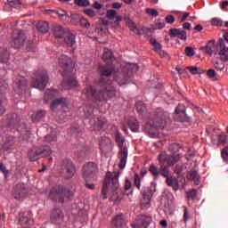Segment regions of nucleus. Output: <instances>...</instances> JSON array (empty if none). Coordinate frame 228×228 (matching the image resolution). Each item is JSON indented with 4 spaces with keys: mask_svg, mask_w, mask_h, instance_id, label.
Here are the masks:
<instances>
[{
    "mask_svg": "<svg viewBox=\"0 0 228 228\" xmlns=\"http://www.w3.org/2000/svg\"><path fill=\"white\" fill-rule=\"evenodd\" d=\"M86 94L90 95L95 102H101L115 97V87L111 86V83L101 80L96 86H88L86 88Z\"/></svg>",
    "mask_w": 228,
    "mask_h": 228,
    "instance_id": "f257e3e1",
    "label": "nucleus"
},
{
    "mask_svg": "<svg viewBox=\"0 0 228 228\" xmlns=\"http://www.w3.org/2000/svg\"><path fill=\"white\" fill-rule=\"evenodd\" d=\"M165 127H167V112L159 108L153 112L150 123L144 126V132L150 138H156L154 129H165Z\"/></svg>",
    "mask_w": 228,
    "mask_h": 228,
    "instance_id": "f03ea898",
    "label": "nucleus"
},
{
    "mask_svg": "<svg viewBox=\"0 0 228 228\" xmlns=\"http://www.w3.org/2000/svg\"><path fill=\"white\" fill-rule=\"evenodd\" d=\"M120 173L118 171H108L106 173L104 182L102 188V195L103 199H108V195H113L114 199L118 198V177Z\"/></svg>",
    "mask_w": 228,
    "mask_h": 228,
    "instance_id": "7ed1b4c3",
    "label": "nucleus"
},
{
    "mask_svg": "<svg viewBox=\"0 0 228 228\" xmlns=\"http://www.w3.org/2000/svg\"><path fill=\"white\" fill-rule=\"evenodd\" d=\"M209 56L218 54L221 61H228V47L225 46V40L220 38L218 45H215V39L208 41V45L200 47V51H204Z\"/></svg>",
    "mask_w": 228,
    "mask_h": 228,
    "instance_id": "20e7f679",
    "label": "nucleus"
},
{
    "mask_svg": "<svg viewBox=\"0 0 228 228\" xmlns=\"http://www.w3.org/2000/svg\"><path fill=\"white\" fill-rule=\"evenodd\" d=\"M73 198L74 191L61 184H57L52 187L48 193V199L52 200V202H59L60 204H63V202H65V199L70 200Z\"/></svg>",
    "mask_w": 228,
    "mask_h": 228,
    "instance_id": "39448f33",
    "label": "nucleus"
},
{
    "mask_svg": "<svg viewBox=\"0 0 228 228\" xmlns=\"http://www.w3.org/2000/svg\"><path fill=\"white\" fill-rule=\"evenodd\" d=\"M137 70H139L138 64H127L123 68L121 73H119L116 77L117 83L119 85V86L127 85V83H129V79L133 77L134 74H136Z\"/></svg>",
    "mask_w": 228,
    "mask_h": 228,
    "instance_id": "423d86ee",
    "label": "nucleus"
},
{
    "mask_svg": "<svg viewBox=\"0 0 228 228\" xmlns=\"http://www.w3.org/2000/svg\"><path fill=\"white\" fill-rule=\"evenodd\" d=\"M53 154V150L47 145L33 146L28 150V158L30 161H37Z\"/></svg>",
    "mask_w": 228,
    "mask_h": 228,
    "instance_id": "0eeeda50",
    "label": "nucleus"
},
{
    "mask_svg": "<svg viewBox=\"0 0 228 228\" xmlns=\"http://www.w3.org/2000/svg\"><path fill=\"white\" fill-rule=\"evenodd\" d=\"M47 83H49V75H47L45 69H38L34 73L31 82V86L33 88L44 91L45 90V86H47Z\"/></svg>",
    "mask_w": 228,
    "mask_h": 228,
    "instance_id": "6e6552de",
    "label": "nucleus"
},
{
    "mask_svg": "<svg viewBox=\"0 0 228 228\" xmlns=\"http://www.w3.org/2000/svg\"><path fill=\"white\" fill-rule=\"evenodd\" d=\"M126 142V138L120 134V132L116 133V143L119 147L120 151L118 152L119 164L118 167L121 169L126 168V165L127 163V148L124 147V143Z\"/></svg>",
    "mask_w": 228,
    "mask_h": 228,
    "instance_id": "1a4fd4ad",
    "label": "nucleus"
},
{
    "mask_svg": "<svg viewBox=\"0 0 228 228\" xmlns=\"http://www.w3.org/2000/svg\"><path fill=\"white\" fill-rule=\"evenodd\" d=\"M59 63L63 69L62 76L63 77H70L72 76V70H74V63L72 59L67 55H61L59 59Z\"/></svg>",
    "mask_w": 228,
    "mask_h": 228,
    "instance_id": "9d476101",
    "label": "nucleus"
},
{
    "mask_svg": "<svg viewBox=\"0 0 228 228\" xmlns=\"http://www.w3.org/2000/svg\"><path fill=\"white\" fill-rule=\"evenodd\" d=\"M97 170H99V167L95 162H88L84 165L82 168V175L85 181L87 183L90 179H94V175L97 174Z\"/></svg>",
    "mask_w": 228,
    "mask_h": 228,
    "instance_id": "9b49d317",
    "label": "nucleus"
},
{
    "mask_svg": "<svg viewBox=\"0 0 228 228\" xmlns=\"http://www.w3.org/2000/svg\"><path fill=\"white\" fill-rule=\"evenodd\" d=\"M156 191V186L151 185L142 191V198L141 199V209H149L151 208V199Z\"/></svg>",
    "mask_w": 228,
    "mask_h": 228,
    "instance_id": "f8f14e48",
    "label": "nucleus"
},
{
    "mask_svg": "<svg viewBox=\"0 0 228 228\" xmlns=\"http://www.w3.org/2000/svg\"><path fill=\"white\" fill-rule=\"evenodd\" d=\"M181 155L168 156L167 152L163 151L158 156L159 163H167L168 167H174L175 163L181 161Z\"/></svg>",
    "mask_w": 228,
    "mask_h": 228,
    "instance_id": "ddd939ff",
    "label": "nucleus"
},
{
    "mask_svg": "<svg viewBox=\"0 0 228 228\" xmlns=\"http://www.w3.org/2000/svg\"><path fill=\"white\" fill-rule=\"evenodd\" d=\"M25 42H26V34H24V31L20 29L14 30L12 35V44L15 49H19L20 47H22Z\"/></svg>",
    "mask_w": 228,
    "mask_h": 228,
    "instance_id": "4468645a",
    "label": "nucleus"
},
{
    "mask_svg": "<svg viewBox=\"0 0 228 228\" xmlns=\"http://www.w3.org/2000/svg\"><path fill=\"white\" fill-rule=\"evenodd\" d=\"M174 117L178 122H188V120H190V117L186 114V106L183 103L178 104L175 108Z\"/></svg>",
    "mask_w": 228,
    "mask_h": 228,
    "instance_id": "2eb2a0df",
    "label": "nucleus"
},
{
    "mask_svg": "<svg viewBox=\"0 0 228 228\" xmlns=\"http://www.w3.org/2000/svg\"><path fill=\"white\" fill-rule=\"evenodd\" d=\"M152 222V217L149 216H141L136 220L135 223L131 224L132 228H148Z\"/></svg>",
    "mask_w": 228,
    "mask_h": 228,
    "instance_id": "dca6fc26",
    "label": "nucleus"
},
{
    "mask_svg": "<svg viewBox=\"0 0 228 228\" xmlns=\"http://www.w3.org/2000/svg\"><path fill=\"white\" fill-rule=\"evenodd\" d=\"M61 168L62 170L66 171L67 179H71V177H74V174H76V167H74L72 160L64 159L61 164Z\"/></svg>",
    "mask_w": 228,
    "mask_h": 228,
    "instance_id": "f3484780",
    "label": "nucleus"
},
{
    "mask_svg": "<svg viewBox=\"0 0 228 228\" xmlns=\"http://www.w3.org/2000/svg\"><path fill=\"white\" fill-rule=\"evenodd\" d=\"M27 193L28 190H26V185H24V183H18L14 187L13 197L16 200H22Z\"/></svg>",
    "mask_w": 228,
    "mask_h": 228,
    "instance_id": "a211bd4d",
    "label": "nucleus"
},
{
    "mask_svg": "<svg viewBox=\"0 0 228 228\" xmlns=\"http://www.w3.org/2000/svg\"><path fill=\"white\" fill-rule=\"evenodd\" d=\"M14 83L15 92H17L18 94H22V92H26V89L28 88V80H26V77H19L15 79Z\"/></svg>",
    "mask_w": 228,
    "mask_h": 228,
    "instance_id": "6ab92c4d",
    "label": "nucleus"
},
{
    "mask_svg": "<svg viewBox=\"0 0 228 228\" xmlns=\"http://www.w3.org/2000/svg\"><path fill=\"white\" fill-rule=\"evenodd\" d=\"M50 218L55 225H60V224L63 222V219L65 218V215H63V212L60 208H54L52 211Z\"/></svg>",
    "mask_w": 228,
    "mask_h": 228,
    "instance_id": "aec40b11",
    "label": "nucleus"
},
{
    "mask_svg": "<svg viewBox=\"0 0 228 228\" xmlns=\"http://www.w3.org/2000/svg\"><path fill=\"white\" fill-rule=\"evenodd\" d=\"M99 72L102 76V79H104V77H110V76L115 72V66L111 63H107L105 66H100Z\"/></svg>",
    "mask_w": 228,
    "mask_h": 228,
    "instance_id": "412c9836",
    "label": "nucleus"
},
{
    "mask_svg": "<svg viewBox=\"0 0 228 228\" xmlns=\"http://www.w3.org/2000/svg\"><path fill=\"white\" fill-rule=\"evenodd\" d=\"M169 37L171 38H175L178 37L180 40H186V38H188L186 30L175 28L169 29Z\"/></svg>",
    "mask_w": 228,
    "mask_h": 228,
    "instance_id": "4be33fe9",
    "label": "nucleus"
},
{
    "mask_svg": "<svg viewBox=\"0 0 228 228\" xmlns=\"http://www.w3.org/2000/svg\"><path fill=\"white\" fill-rule=\"evenodd\" d=\"M112 228H124L126 227V219H124V215L119 214L113 217L112 219Z\"/></svg>",
    "mask_w": 228,
    "mask_h": 228,
    "instance_id": "5701e85b",
    "label": "nucleus"
},
{
    "mask_svg": "<svg viewBox=\"0 0 228 228\" xmlns=\"http://www.w3.org/2000/svg\"><path fill=\"white\" fill-rule=\"evenodd\" d=\"M186 177L188 181H194L196 186H199V184H200V175H199V171H197V169L192 168L188 171Z\"/></svg>",
    "mask_w": 228,
    "mask_h": 228,
    "instance_id": "b1692460",
    "label": "nucleus"
},
{
    "mask_svg": "<svg viewBox=\"0 0 228 228\" xmlns=\"http://www.w3.org/2000/svg\"><path fill=\"white\" fill-rule=\"evenodd\" d=\"M74 86H77V80L74 78H64L61 84V90H70Z\"/></svg>",
    "mask_w": 228,
    "mask_h": 228,
    "instance_id": "393cba45",
    "label": "nucleus"
},
{
    "mask_svg": "<svg viewBox=\"0 0 228 228\" xmlns=\"http://www.w3.org/2000/svg\"><path fill=\"white\" fill-rule=\"evenodd\" d=\"M64 44L68 47H72L76 44V35L70 32V30H66L64 35Z\"/></svg>",
    "mask_w": 228,
    "mask_h": 228,
    "instance_id": "a878e982",
    "label": "nucleus"
},
{
    "mask_svg": "<svg viewBox=\"0 0 228 228\" xmlns=\"http://www.w3.org/2000/svg\"><path fill=\"white\" fill-rule=\"evenodd\" d=\"M8 122L10 127H19V124L20 122V116L18 114H11L8 116Z\"/></svg>",
    "mask_w": 228,
    "mask_h": 228,
    "instance_id": "bb28decb",
    "label": "nucleus"
},
{
    "mask_svg": "<svg viewBox=\"0 0 228 228\" xmlns=\"http://www.w3.org/2000/svg\"><path fill=\"white\" fill-rule=\"evenodd\" d=\"M50 13H56L61 20H70V16L67 13V11L62 9L49 10Z\"/></svg>",
    "mask_w": 228,
    "mask_h": 228,
    "instance_id": "cd10ccee",
    "label": "nucleus"
},
{
    "mask_svg": "<svg viewBox=\"0 0 228 228\" xmlns=\"http://www.w3.org/2000/svg\"><path fill=\"white\" fill-rule=\"evenodd\" d=\"M166 183L167 186H171L175 191L179 190V180L176 177L169 176L166 178Z\"/></svg>",
    "mask_w": 228,
    "mask_h": 228,
    "instance_id": "c85d7f7f",
    "label": "nucleus"
},
{
    "mask_svg": "<svg viewBox=\"0 0 228 228\" xmlns=\"http://www.w3.org/2000/svg\"><path fill=\"white\" fill-rule=\"evenodd\" d=\"M181 147H183V145L178 142H172L169 144L168 151L171 152V156H181V154L178 153L179 151H181Z\"/></svg>",
    "mask_w": 228,
    "mask_h": 228,
    "instance_id": "c756f323",
    "label": "nucleus"
},
{
    "mask_svg": "<svg viewBox=\"0 0 228 228\" xmlns=\"http://www.w3.org/2000/svg\"><path fill=\"white\" fill-rule=\"evenodd\" d=\"M66 33L67 30H65L61 25H55L53 27V35L56 37V38H63Z\"/></svg>",
    "mask_w": 228,
    "mask_h": 228,
    "instance_id": "7c9ffc66",
    "label": "nucleus"
},
{
    "mask_svg": "<svg viewBox=\"0 0 228 228\" xmlns=\"http://www.w3.org/2000/svg\"><path fill=\"white\" fill-rule=\"evenodd\" d=\"M128 126L130 127L131 131H133V133H138L140 130V123H138V120L134 118H129Z\"/></svg>",
    "mask_w": 228,
    "mask_h": 228,
    "instance_id": "2f4dec72",
    "label": "nucleus"
},
{
    "mask_svg": "<svg viewBox=\"0 0 228 228\" xmlns=\"http://www.w3.org/2000/svg\"><path fill=\"white\" fill-rule=\"evenodd\" d=\"M56 106H61L62 108H65V106H67V98L61 97V98L53 100L51 104V110H54Z\"/></svg>",
    "mask_w": 228,
    "mask_h": 228,
    "instance_id": "473e14b6",
    "label": "nucleus"
},
{
    "mask_svg": "<svg viewBox=\"0 0 228 228\" xmlns=\"http://www.w3.org/2000/svg\"><path fill=\"white\" fill-rule=\"evenodd\" d=\"M107 124L108 120L103 117H100L97 118V121H95L94 126L98 131H102V129H105Z\"/></svg>",
    "mask_w": 228,
    "mask_h": 228,
    "instance_id": "72a5a7b5",
    "label": "nucleus"
},
{
    "mask_svg": "<svg viewBox=\"0 0 228 228\" xmlns=\"http://www.w3.org/2000/svg\"><path fill=\"white\" fill-rule=\"evenodd\" d=\"M175 15H176L178 21L180 23H183V22L186 21L188 17H190V12L176 11V12H175Z\"/></svg>",
    "mask_w": 228,
    "mask_h": 228,
    "instance_id": "f704fd0d",
    "label": "nucleus"
},
{
    "mask_svg": "<svg viewBox=\"0 0 228 228\" xmlns=\"http://www.w3.org/2000/svg\"><path fill=\"white\" fill-rule=\"evenodd\" d=\"M125 22H126L128 28L135 33V35H140V29H138V27L134 24V21L130 20L129 18H124Z\"/></svg>",
    "mask_w": 228,
    "mask_h": 228,
    "instance_id": "c9c22d12",
    "label": "nucleus"
},
{
    "mask_svg": "<svg viewBox=\"0 0 228 228\" xmlns=\"http://www.w3.org/2000/svg\"><path fill=\"white\" fill-rule=\"evenodd\" d=\"M37 28L40 33H47L49 31V23H47V21H39L37 25Z\"/></svg>",
    "mask_w": 228,
    "mask_h": 228,
    "instance_id": "e433bc0d",
    "label": "nucleus"
},
{
    "mask_svg": "<svg viewBox=\"0 0 228 228\" xmlns=\"http://www.w3.org/2000/svg\"><path fill=\"white\" fill-rule=\"evenodd\" d=\"M103 61H113V53L111 50L105 48L102 54Z\"/></svg>",
    "mask_w": 228,
    "mask_h": 228,
    "instance_id": "4c0bfd02",
    "label": "nucleus"
},
{
    "mask_svg": "<svg viewBox=\"0 0 228 228\" xmlns=\"http://www.w3.org/2000/svg\"><path fill=\"white\" fill-rule=\"evenodd\" d=\"M19 221L21 225H26V224H29V217L26 212H20L19 215Z\"/></svg>",
    "mask_w": 228,
    "mask_h": 228,
    "instance_id": "58836bf2",
    "label": "nucleus"
},
{
    "mask_svg": "<svg viewBox=\"0 0 228 228\" xmlns=\"http://www.w3.org/2000/svg\"><path fill=\"white\" fill-rule=\"evenodd\" d=\"M135 108L140 115H143V113L147 111V106H145V103H143V102H137L135 103Z\"/></svg>",
    "mask_w": 228,
    "mask_h": 228,
    "instance_id": "ea45409f",
    "label": "nucleus"
},
{
    "mask_svg": "<svg viewBox=\"0 0 228 228\" xmlns=\"http://www.w3.org/2000/svg\"><path fill=\"white\" fill-rule=\"evenodd\" d=\"M122 20V16H116V19H114V20L110 22L111 27L114 28V29H120L122 28V25H120Z\"/></svg>",
    "mask_w": 228,
    "mask_h": 228,
    "instance_id": "a19ab883",
    "label": "nucleus"
},
{
    "mask_svg": "<svg viewBox=\"0 0 228 228\" xmlns=\"http://www.w3.org/2000/svg\"><path fill=\"white\" fill-rule=\"evenodd\" d=\"M159 172L160 175H162L163 177H166V179L167 177H169L170 170L168 169V167L167 166L160 165Z\"/></svg>",
    "mask_w": 228,
    "mask_h": 228,
    "instance_id": "79ce46f5",
    "label": "nucleus"
},
{
    "mask_svg": "<svg viewBox=\"0 0 228 228\" xmlns=\"http://www.w3.org/2000/svg\"><path fill=\"white\" fill-rule=\"evenodd\" d=\"M150 44H151V45H153L154 51L156 53H158L159 51H161V49L163 48V45H161L160 43H158V41L155 38H151Z\"/></svg>",
    "mask_w": 228,
    "mask_h": 228,
    "instance_id": "37998d69",
    "label": "nucleus"
},
{
    "mask_svg": "<svg viewBox=\"0 0 228 228\" xmlns=\"http://www.w3.org/2000/svg\"><path fill=\"white\" fill-rule=\"evenodd\" d=\"M149 172L153 175L154 179L158 178L159 175V169H158V167L153 164L150 166Z\"/></svg>",
    "mask_w": 228,
    "mask_h": 228,
    "instance_id": "c03bdc74",
    "label": "nucleus"
},
{
    "mask_svg": "<svg viewBox=\"0 0 228 228\" xmlns=\"http://www.w3.org/2000/svg\"><path fill=\"white\" fill-rule=\"evenodd\" d=\"M106 17L109 20H115V19H117V17H120V15H118L117 11L115 10H108Z\"/></svg>",
    "mask_w": 228,
    "mask_h": 228,
    "instance_id": "a18cd8bd",
    "label": "nucleus"
},
{
    "mask_svg": "<svg viewBox=\"0 0 228 228\" xmlns=\"http://www.w3.org/2000/svg\"><path fill=\"white\" fill-rule=\"evenodd\" d=\"M207 76L209 77V79H213L214 81L218 80V78H216V71H215L214 69L207 70Z\"/></svg>",
    "mask_w": 228,
    "mask_h": 228,
    "instance_id": "49530a36",
    "label": "nucleus"
},
{
    "mask_svg": "<svg viewBox=\"0 0 228 228\" xmlns=\"http://www.w3.org/2000/svg\"><path fill=\"white\" fill-rule=\"evenodd\" d=\"M185 55L188 56V58H191V56H195V50H193V47L186 46L185 47Z\"/></svg>",
    "mask_w": 228,
    "mask_h": 228,
    "instance_id": "de8ad7c7",
    "label": "nucleus"
},
{
    "mask_svg": "<svg viewBox=\"0 0 228 228\" xmlns=\"http://www.w3.org/2000/svg\"><path fill=\"white\" fill-rule=\"evenodd\" d=\"M57 137L54 134H47L45 136V143H53V142H56Z\"/></svg>",
    "mask_w": 228,
    "mask_h": 228,
    "instance_id": "09e8293b",
    "label": "nucleus"
},
{
    "mask_svg": "<svg viewBox=\"0 0 228 228\" xmlns=\"http://www.w3.org/2000/svg\"><path fill=\"white\" fill-rule=\"evenodd\" d=\"M12 8H19L22 4L20 0H7Z\"/></svg>",
    "mask_w": 228,
    "mask_h": 228,
    "instance_id": "8fccbe9b",
    "label": "nucleus"
},
{
    "mask_svg": "<svg viewBox=\"0 0 228 228\" xmlns=\"http://www.w3.org/2000/svg\"><path fill=\"white\" fill-rule=\"evenodd\" d=\"M134 185L138 190H140V187L142 186V178H140V175L138 174H135L134 176Z\"/></svg>",
    "mask_w": 228,
    "mask_h": 228,
    "instance_id": "3c124183",
    "label": "nucleus"
},
{
    "mask_svg": "<svg viewBox=\"0 0 228 228\" xmlns=\"http://www.w3.org/2000/svg\"><path fill=\"white\" fill-rule=\"evenodd\" d=\"M210 23L212 26H224V21L221 19L218 18H213L210 20Z\"/></svg>",
    "mask_w": 228,
    "mask_h": 228,
    "instance_id": "603ef678",
    "label": "nucleus"
},
{
    "mask_svg": "<svg viewBox=\"0 0 228 228\" xmlns=\"http://www.w3.org/2000/svg\"><path fill=\"white\" fill-rule=\"evenodd\" d=\"M75 4H77V6H90V1L88 0H75Z\"/></svg>",
    "mask_w": 228,
    "mask_h": 228,
    "instance_id": "864d4df0",
    "label": "nucleus"
},
{
    "mask_svg": "<svg viewBox=\"0 0 228 228\" xmlns=\"http://www.w3.org/2000/svg\"><path fill=\"white\" fill-rule=\"evenodd\" d=\"M187 199H191V200H194L195 197H197V191L192 189L191 191H186Z\"/></svg>",
    "mask_w": 228,
    "mask_h": 228,
    "instance_id": "5fc2aeb1",
    "label": "nucleus"
},
{
    "mask_svg": "<svg viewBox=\"0 0 228 228\" xmlns=\"http://www.w3.org/2000/svg\"><path fill=\"white\" fill-rule=\"evenodd\" d=\"M174 173L176 174V175H178L180 177V175H183V165L182 164H177L175 167Z\"/></svg>",
    "mask_w": 228,
    "mask_h": 228,
    "instance_id": "6e6d98bb",
    "label": "nucleus"
},
{
    "mask_svg": "<svg viewBox=\"0 0 228 228\" xmlns=\"http://www.w3.org/2000/svg\"><path fill=\"white\" fill-rule=\"evenodd\" d=\"M213 65H214L215 69H216L217 70H220V71H222V70H224V69H225V64L220 63L217 61H214Z\"/></svg>",
    "mask_w": 228,
    "mask_h": 228,
    "instance_id": "4d7b16f0",
    "label": "nucleus"
},
{
    "mask_svg": "<svg viewBox=\"0 0 228 228\" xmlns=\"http://www.w3.org/2000/svg\"><path fill=\"white\" fill-rule=\"evenodd\" d=\"M79 22L82 28H86V29L90 28V22H88V20H86V18H80Z\"/></svg>",
    "mask_w": 228,
    "mask_h": 228,
    "instance_id": "13d9d810",
    "label": "nucleus"
},
{
    "mask_svg": "<svg viewBox=\"0 0 228 228\" xmlns=\"http://www.w3.org/2000/svg\"><path fill=\"white\" fill-rule=\"evenodd\" d=\"M187 69L193 76H197V74H200V72L199 71V68L197 66H190Z\"/></svg>",
    "mask_w": 228,
    "mask_h": 228,
    "instance_id": "bf43d9fd",
    "label": "nucleus"
},
{
    "mask_svg": "<svg viewBox=\"0 0 228 228\" xmlns=\"http://www.w3.org/2000/svg\"><path fill=\"white\" fill-rule=\"evenodd\" d=\"M146 13H148V15H151L152 17H158V15H159L158 10L151 8L146 9Z\"/></svg>",
    "mask_w": 228,
    "mask_h": 228,
    "instance_id": "052dcab7",
    "label": "nucleus"
},
{
    "mask_svg": "<svg viewBox=\"0 0 228 228\" xmlns=\"http://www.w3.org/2000/svg\"><path fill=\"white\" fill-rule=\"evenodd\" d=\"M190 219V212L188 211V208L186 207H183V222L186 224L188 220Z\"/></svg>",
    "mask_w": 228,
    "mask_h": 228,
    "instance_id": "680f3d73",
    "label": "nucleus"
},
{
    "mask_svg": "<svg viewBox=\"0 0 228 228\" xmlns=\"http://www.w3.org/2000/svg\"><path fill=\"white\" fill-rule=\"evenodd\" d=\"M8 58H10V54L8 53V52H4V54L1 55V59H0L1 63H7Z\"/></svg>",
    "mask_w": 228,
    "mask_h": 228,
    "instance_id": "e2e57ef3",
    "label": "nucleus"
},
{
    "mask_svg": "<svg viewBox=\"0 0 228 228\" xmlns=\"http://www.w3.org/2000/svg\"><path fill=\"white\" fill-rule=\"evenodd\" d=\"M44 117H45V110H38L36 113L37 120H41V118H44Z\"/></svg>",
    "mask_w": 228,
    "mask_h": 228,
    "instance_id": "0e129e2a",
    "label": "nucleus"
},
{
    "mask_svg": "<svg viewBox=\"0 0 228 228\" xmlns=\"http://www.w3.org/2000/svg\"><path fill=\"white\" fill-rule=\"evenodd\" d=\"M69 20L72 24H76V20H80L81 17H79L78 14H70Z\"/></svg>",
    "mask_w": 228,
    "mask_h": 228,
    "instance_id": "69168bd1",
    "label": "nucleus"
},
{
    "mask_svg": "<svg viewBox=\"0 0 228 228\" xmlns=\"http://www.w3.org/2000/svg\"><path fill=\"white\" fill-rule=\"evenodd\" d=\"M165 20L167 24H174V22H175V18L174 15H167Z\"/></svg>",
    "mask_w": 228,
    "mask_h": 228,
    "instance_id": "338daca9",
    "label": "nucleus"
},
{
    "mask_svg": "<svg viewBox=\"0 0 228 228\" xmlns=\"http://www.w3.org/2000/svg\"><path fill=\"white\" fill-rule=\"evenodd\" d=\"M221 156L223 159L227 160L228 159V147H225L221 151Z\"/></svg>",
    "mask_w": 228,
    "mask_h": 228,
    "instance_id": "774afa93",
    "label": "nucleus"
}]
</instances>
